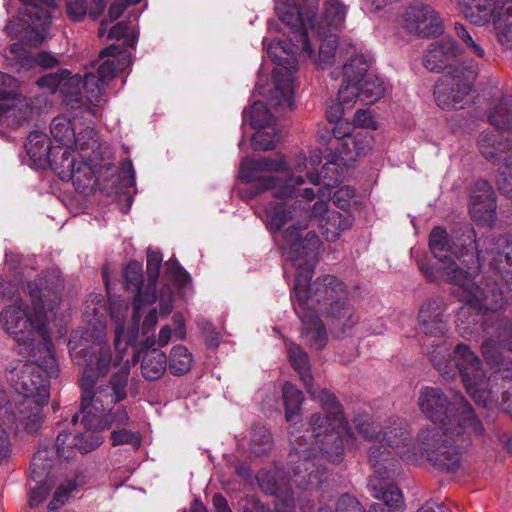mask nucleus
<instances>
[{
	"label": "nucleus",
	"mask_w": 512,
	"mask_h": 512,
	"mask_svg": "<svg viewBox=\"0 0 512 512\" xmlns=\"http://www.w3.org/2000/svg\"><path fill=\"white\" fill-rule=\"evenodd\" d=\"M460 52V46L452 37H443L430 45L424 55V66L429 71L440 72L451 66Z\"/></svg>",
	"instance_id": "23"
},
{
	"label": "nucleus",
	"mask_w": 512,
	"mask_h": 512,
	"mask_svg": "<svg viewBox=\"0 0 512 512\" xmlns=\"http://www.w3.org/2000/svg\"><path fill=\"white\" fill-rule=\"evenodd\" d=\"M418 406L428 420L441 427L421 429L412 442L406 422L394 420L386 426V447L408 462L425 458L439 471H458L472 436L484 432L481 421L461 393L450 391L448 395L439 387L421 388Z\"/></svg>",
	"instance_id": "2"
},
{
	"label": "nucleus",
	"mask_w": 512,
	"mask_h": 512,
	"mask_svg": "<svg viewBox=\"0 0 512 512\" xmlns=\"http://www.w3.org/2000/svg\"><path fill=\"white\" fill-rule=\"evenodd\" d=\"M359 84L357 82L345 81V78L343 79V83L338 91V100L345 108L350 109L355 104L357 98H360Z\"/></svg>",
	"instance_id": "50"
},
{
	"label": "nucleus",
	"mask_w": 512,
	"mask_h": 512,
	"mask_svg": "<svg viewBox=\"0 0 512 512\" xmlns=\"http://www.w3.org/2000/svg\"><path fill=\"white\" fill-rule=\"evenodd\" d=\"M317 5L307 2L302 7L295 0H279L275 5V13L287 32V42L276 47L280 54H275L277 67L272 76L274 89L268 99V105L275 110L293 109L294 106V73L299 60L315 58V47H318L319 65L333 62L337 47V33L322 31L312 23Z\"/></svg>",
	"instance_id": "6"
},
{
	"label": "nucleus",
	"mask_w": 512,
	"mask_h": 512,
	"mask_svg": "<svg viewBox=\"0 0 512 512\" xmlns=\"http://www.w3.org/2000/svg\"><path fill=\"white\" fill-rule=\"evenodd\" d=\"M54 466V458L48 448H40L34 454L30 465V478L35 483L48 480Z\"/></svg>",
	"instance_id": "33"
},
{
	"label": "nucleus",
	"mask_w": 512,
	"mask_h": 512,
	"mask_svg": "<svg viewBox=\"0 0 512 512\" xmlns=\"http://www.w3.org/2000/svg\"><path fill=\"white\" fill-rule=\"evenodd\" d=\"M24 59H26L30 64H36L44 68H52L58 64L57 58L47 52L27 55Z\"/></svg>",
	"instance_id": "64"
},
{
	"label": "nucleus",
	"mask_w": 512,
	"mask_h": 512,
	"mask_svg": "<svg viewBox=\"0 0 512 512\" xmlns=\"http://www.w3.org/2000/svg\"><path fill=\"white\" fill-rule=\"evenodd\" d=\"M455 34L463 41L466 47L470 50L472 54L475 56L482 58L485 55L483 48L477 44L471 34L467 31L466 27L460 23H455L454 25Z\"/></svg>",
	"instance_id": "56"
},
{
	"label": "nucleus",
	"mask_w": 512,
	"mask_h": 512,
	"mask_svg": "<svg viewBox=\"0 0 512 512\" xmlns=\"http://www.w3.org/2000/svg\"><path fill=\"white\" fill-rule=\"evenodd\" d=\"M386 512H404L405 501L399 487L395 484L386 483Z\"/></svg>",
	"instance_id": "51"
},
{
	"label": "nucleus",
	"mask_w": 512,
	"mask_h": 512,
	"mask_svg": "<svg viewBox=\"0 0 512 512\" xmlns=\"http://www.w3.org/2000/svg\"><path fill=\"white\" fill-rule=\"evenodd\" d=\"M352 218L350 215H343L338 211H331L320 220L319 227L322 235L329 242L336 241L343 231L350 229Z\"/></svg>",
	"instance_id": "30"
},
{
	"label": "nucleus",
	"mask_w": 512,
	"mask_h": 512,
	"mask_svg": "<svg viewBox=\"0 0 512 512\" xmlns=\"http://www.w3.org/2000/svg\"><path fill=\"white\" fill-rule=\"evenodd\" d=\"M22 20L27 24L25 34L26 41L31 46H39L46 39L51 24L49 7L54 5V0H20Z\"/></svg>",
	"instance_id": "18"
},
{
	"label": "nucleus",
	"mask_w": 512,
	"mask_h": 512,
	"mask_svg": "<svg viewBox=\"0 0 512 512\" xmlns=\"http://www.w3.org/2000/svg\"><path fill=\"white\" fill-rule=\"evenodd\" d=\"M496 286L490 288L491 284L487 285L490 296L481 287H478L480 294L475 293L467 283L461 290L462 299L483 314V331L489 339L481 346L482 354L496 370L487 377L481 359L464 343L458 344L452 353L446 343L437 345L431 352V361L444 379L460 376L477 405H498L512 416V361L501 351L512 352V321L498 313L506 301Z\"/></svg>",
	"instance_id": "1"
},
{
	"label": "nucleus",
	"mask_w": 512,
	"mask_h": 512,
	"mask_svg": "<svg viewBox=\"0 0 512 512\" xmlns=\"http://www.w3.org/2000/svg\"><path fill=\"white\" fill-rule=\"evenodd\" d=\"M268 130H257L251 140V146L254 150L268 151L275 148L277 133L273 126L266 127Z\"/></svg>",
	"instance_id": "49"
},
{
	"label": "nucleus",
	"mask_w": 512,
	"mask_h": 512,
	"mask_svg": "<svg viewBox=\"0 0 512 512\" xmlns=\"http://www.w3.org/2000/svg\"><path fill=\"white\" fill-rule=\"evenodd\" d=\"M70 72L68 70H62L58 73H49L43 75L37 80V84L41 87L48 88L51 92H60L61 89L66 85L64 81H66Z\"/></svg>",
	"instance_id": "53"
},
{
	"label": "nucleus",
	"mask_w": 512,
	"mask_h": 512,
	"mask_svg": "<svg viewBox=\"0 0 512 512\" xmlns=\"http://www.w3.org/2000/svg\"><path fill=\"white\" fill-rule=\"evenodd\" d=\"M100 430L87 429L83 434L72 436L70 433L61 432L56 438L52 450H55L58 458L65 460L72 459L77 453L87 454L103 442Z\"/></svg>",
	"instance_id": "20"
},
{
	"label": "nucleus",
	"mask_w": 512,
	"mask_h": 512,
	"mask_svg": "<svg viewBox=\"0 0 512 512\" xmlns=\"http://www.w3.org/2000/svg\"><path fill=\"white\" fill-rule=\"evenodd\" d=\"M70 149L71 147H55L53 155L47 161L63 181H70L78 163L75 157L71 156Z\"/></svg>",
	"instance_id": "31"
},
{
	"label": "nucleus",
	"mask_w": 512,
	"mask_h": 512,
	"mask_svg": "<svg viewBox=\"0 0 512 512\" xmlns=\"http://www.w3.org/2000/svg\"><path fill=\"white\" fill-rule=\"evenodd\" d=\"M25 148L29 157L39 163L47 162L55 149L49 144L47 135L41 131H33L29 134Z\"/></svg>",
	"instance_id": "32"
},
{
	"label": "nucleus",
	"mask_w": 512,
	"mask_h": 512,
	"mask_svg": "<svg viewBox=\"0 0 512 512\" xmlns=\"http://www.w3.org/2000/svg\"><path fill=\"white\" fill-rule=\"evenodd\" d=\"M86 0H66V12L73 21H82L87 13Z\"/></svg>",
	"instance_id": "59"
},
{
	"label": "nucleus",
	"mask_w": 512,
	"mask_h": 512,
	"mask_svg": "<svg viewBox=\"0 0 512 512\" xmlns=\"http://www.w3.org/2000/svg\"><path fill=\"white\" fill-rule=\"evenodd\" d=\"M370 65V60L363 55L351 57L343 67V77L345 81L361 83V81L370 74Z\"/></svg>",
	"instance_id": "41"
},
{
	"label": "nucleus",
	"mask_w": 512,
	"mask_h": 512,
	"mask_svg": "<svg viewBox=\"0 0 512 512\" xmlns=\"http://www.w3.org/2000/svg\"><path fill=\"white\" fill-rule=\"evenodd\" d=\"M418 325L425 335L441 338L449 330V315L447 305L440 297L425 301L419 308Z\"/></svg>",
	"instance_id": "19"
},
{
	"label": "nucleus",
	"mask_w": 512,
	"mask_h": 512,
	"mask_svg": "<svg viewBox=\"0 0 512 512\" xmlns=\"http://www.w3.org/2000/svg\"><path fill=\"white\" fill-rule=\"evenodd\" d=\"M29 354L33 361L18 362L6 378L16 393L14 397L33 398L40 403H48L49 379L57 377L59 372L53 345L32 349Z\"/></svg>",
	"instance_id": "10"
},
{
	"label": "nucleus",
	"mask_w": 512,
	"mask_h": 512,
	"mask_svg": "<svg viewBox=\"0 0 512 512\" xmlns=\"http://www.w3.org/2000/svg\"><path fill=\"white\" fill-rule=\"evenodd\" d=\"M16 87V79L0 71V101L10 100L16 94Z\"/></svg>",
	"instance_id": "60"
},
{
	"label": "nucleus",
	"mask_w": 512,
	"mask_h": 512,
	"mask_svg": "<svg viewBox=\"0 0 512 512\" xmlns=\"http://www.w3.org/2000/svg\"><path fill=\"white\" fill-rule=\"evenodd\" d=\"M47 481L48 480H44L42 483H36V485L31 488L29 496V504L31 507L39 505L46 499L51 489V485L47 483Z\"/></svg>",
	"instance_id": "62"
},
{
	"label": "nucleus",
	"mask_w": 512,
	"mask_h": 512,
	"mask_svg": "<svg viewBox=\"0 0 512 512\" xmlns=\"http://www.w3.org/2000/svg\"><path fill=\"white\" fill-rule=\"evenodd\" d=\"M477 74V66L470 64L465 68H455L452 74L442 76L434 88L437 105L443 110L464 108Z\"/></svg>",
	"instance_id": "11"
},
{
	"label": "nucleus",
	"mask_w": 512,
	"mask_h": 512,
	"mask_svg": "<svg viewBox=\"0 0 512 512\" xmlns=\"http://www.w3.org/2000/svg\"><path fill=\"white\" fill-rule=\"evenodd\" d=\"M144 307L145 306L139 305V300L132 303L133 314L131 326L127 329L124 327V324L116 326L114 345L117 351L122 352L128 346H131L135 352L141 348V344H139V346L137 345V340L139 336V323L142 316L141 310Z\"/></svg>",
	"instance_id": "26"
},
{
	"label": "nucleus",
	"mask_w": 512,
	"mask_h": 512,
	"mask_svg": "<svg viewBox=\"0 0 512 512\" xmlns=\"http://www.w3.org/2000/svg\"><path fill=\"white\" fill-rule=\"evenodd\" d=\"M63 287L59 274L52 270L29 281L27 290L33 306L30 315L23 301L5 307L0 314L3 330L20 346L32 349L52 346L49 324L55 319Z\"/></svg>",
	"instance_id": "7"
},
{
	"label": "nucleus",
	"mask_w": 512,
	"mask_h": 512,
	"mask_svg": "<svg viewBox=\"0 0 512 512\" xmlns=\"http://www.w3.org/2000/svg\"><path fill=\"white\" fill-rule=\"evenodd\" d=\"M287 351L289 361L307 393L320 401L325 412V415L313 414L310 429L292 440L293 448L288 455V474L295 486L317 490L328 478L323 459L334 464L342 461L343 437L349 434V427L344 420L341 404L333 394L323 389L316 395L308 354L296 344L288 345Z\"/></svg>",
	"instance_id": "4"
},
{
	"label": "nucleus",
	"mask_w": 512,
	"mask_h": 512,
	"mask_svg": "<svg viewBox=\"0 0 512 512\" xmlns=\"http://www.w3.org/2000/svg\"><path fill=\"white\" fill-rule=\"evenodd\" d=\"M162 264V254L158 251L148 250L146 271L148 282L145 286V299L147 302H155L157 299L156 289Z\"/></svg>",
	"instance_id": "35"
},
{
	"label": "nucleus",
	"mask_w": 512,
	"mask_h": 512,
	"mask_svg": "<svg viewBox=\"0 0 512 512\" xmlns=\"http://www.w3.org/2000/svg\"><path fill=\"white\" fill-rule=\"evenodd\" d=\"M466 237L469 243L458 248L455 243L451 244L444 228L435 227L429 235V247L438 261L437 265L435 269H430L422 264L420 270L429 281L442 280L451 283L454 286L453 294L483 316L477 308L462 299V284L467 283L477 294H480L478 287L485 288L489 296L491 293L487 285L491 284L490 288L497 285L507 302L500 282L494 276L512 292V236L506 234L495 239L494 236L487 235L484 239L476 240L474 230L467 227ZM505 307L498 311L501 317H504L501 311Z\"/></svg>",
	"instance_id": "3"
},
{
	"label": "nucleus",
	"mask_w": 512,
	"mask_h": 512,
	"mask_svg": "<svg viewBox=\"0 0 512 512\" xmlns=\"http://www.w3.org/2000/svg\"><path fill=\"white\" fill-rule=\"evenodd\" d=\"M6 110L5 123L11 127H19L32 114L31 107L23 101L7 103Z\"/></svg>",
	"instance_id": "46"
},
{
	"label": "nucleus",
	"mask_w": 512,
	"mask_h": 512,
	"mask_svg": "<svg viewBox=\"0 0 512 512\" xmlns=\"http://www.w3.org/2000/svg\"><path fill=\"white\" fill-rule=\"evenodd\" d=\"M110 316L115 321L116 326L124 324L128 303L124 299L112 300L110 298Z\"/></svg>",
	"instance_id": "61"
},
{
	"label": "nucleus",
	"mask_w": 512,
	"mask_h": 512,
	"mask_svg": "<svg viewBox=\"0 0 512 512\" xmlns=\"http://www.w3.org/2000/svg\"><path fill=\"white\" fill-rule=\"evenodd\" d=\"M464 18L475 26H485L505 5L506 0H456Z\"/></svg>",
	"instance_id": "24"
},
{
	"label": "nucleus",
	"mask_w": 512,
	"mask_h": 512,
	"mask_svg": "<svg viewBox=\"0 0 512 512\" xmlns=\"http://www.w3.org/2000/svg\"><path fill=\"white\" fill-rule=\"evenodd\" d=\"M105 57L108 58L99 65L97 75L87 72L83 76L85 97L94 107L105 102V85L118 71L124 69L127 55L118 45L113 44L101 51L99 58Z\"/></svg>",
	"instance_id": "13"
},
{
	"label": "nucleus",
	"mask_w": 512,
	"mask_h": 512,
	"mask_svg": "<svg viewBox=\"0 0 512 512\" xmlns=\"http://www.w3.org/2000/svg\"><path fill=\"white\" fill-rule=\"evenodd\" d=\"M499 133L482 132L479 136V150L483 157L499 164L496 185L504 196L512 201V150L508 143L498 141Z\"/></svg>",
	"instance_id": "14"
},
{
	"label": "nucleus",
	"mask_w": 512,
	"mask_h": 512,
	"mask_svg": "<svg viewBox=\"0 0 512 512\" xmlns=\"http://www.w3.org/2000/svg\"><path fill=\"white\" fill-rule=\"evenodd\" d=\"M399 23L408 33L423 38L437 37L445 30L439 13L423 3L407 6L399 16Z\"/></svg>",
	"instance_id": "15"
},
{
	"label": "nucleus",
	"mask_w": 512,
	"mask_h": 512,
	"mask_svg": "<svg viewBox=\"0 0 512 512\" xmlns=\"http://www.w3.org/2000/svg\"><path fill=\"white\" fill-rule=\"evenodd\" d=\"M70 181H72L75 188L81 193H86L93 188L96 180L94 172L87 161L81 160L77 163Z\"/></svg>",
	"instance_id": "43"
},
{
	"label": "nucleus",
	"mask_w": 512,
	"mask_h": 512,
	"mask_svg": "<svg viewBox=\"0 0 512 512\" xmlns=\"http://www.w3.org/2000/svg\"><path fill=\"white\" fill-rule=\"evenodd\" d=\"M156 340L154 338H146L141 343V348L134 352L132 363L136 364L140 361V356L144 353L141 360V374L149 381L158 380L167 369V356L162 351L154 348Z\"/></svg>",
	"instance_id": "22"
},
{
	"label": "nucleus",
	"mask_w": 512,
	"mask_h": 512,
	"mask_svg": "<svg viewBox=\"0 0 512 512\" xmlns=\"http://www.w3.org/2000/svg\"><path fill=\"white\" fill-rule=\"evenodd\" d=\"M489 122L497 130H512V97H503L489 115Z\"/></svg>",
	"instance_id": "36"
},
{
	"label": "nucleus",
	"mask_w": 512,
	"mask_h": 512,
	"mask_svg": "<svg viewBox=\"0 0 512 512\" xmlns=\"http://www.w3.org/2000/svg\"><path fill=\"white\" fill-rule=\"evenodd\" d=\"M47 404L33 398L13 397L4 410V423L16 431L37 432L44 422L43 408Z\"/></svg>",
	"instance_id": "17"
},
{
	"label": "nucleus",
	"mask_w": 512,
	"mask_h": 512,
	"mask_svg": "<svg viewBox=\"0 0 512 512\" xmlns=\"http://www.w3.org/2000/svg\"><path fill=\"white\" fill-rule=\"evenodd\" d=\"M356 127L369 128L375 130L377 128L374 115L370 109H359L356 111L353 119Z\"/></svg>",
	"instance_id": "63"
},
{
	"label": "nucleus",
	"mask_w": 512,
	"mask_h": 512,
	"mask_svg": "<svg viewBox=\"0 0 512 512\" xmlns=\"http://www.w3.org/2000/svg\"><path fill=\"white\" fill-rule=\"evenodd\" d=\"M50 132L54 141L59 144L57 147H70L75 138V129L64 116H57L52 120Z\"/></svg>",
	"instance_id": "39"
},
{
	"label": "nucleus",
	"mask_w": 512,
	"mask_h": 512,
	"mask_svg": "<svg viewBox=\"0 0 512 512\" xmlns=\"http://www.w3.org/2000/svg\"><path fill=\"white\" fill-rule=\"evenodd\" d=\"M357 431L366 440L374 441L369 447L368 461L374 474L369 477L368 488L376 499H384V459H383V437L382 426L369 421H358Z\"/></svg>",
	"instance_id": "16"
},
{
	"label": "nucleus",
	"mask_w": 512,
	"mask_h": 512,
	"mask_svg": "<svg viewBox=\"0 0 512 512\" xmlns=\"http://www.w3.org/2000/svg\"><path fill=\"white\" fill-rule=\"evenodd\" d=\"M309 226L308 218L297 221L283 232L281 249L296 269L291 295L295 313L323 312L346 334L358 321L348 303L346 285L334 275H323L309 283L318 261L320 239L314 231L304 238L301 232Z\"/></svg>",
	"instance_id": "5"
},
{
	"label": "nucleus",
	"mask_w": 512,
	"mask_h": 512,
	"mask_svg": "<svg viewBox=\"0 0 512 512\" xmlns=\"http://www.w3.org/2000/svg\"><path fill=\"white\" fill-rule=\"evenodd\" d=\"M124 287L133 295V302L139 300V305L149 306L154 302H147L145 297L144 278L142 273V265L138 261H131L127 264L124 274Z\"/></svg>",
	"instance_id": "28"
},
{
	"label": "nucleus",
	"mask_w": 512,
	"mask_h": 512,
	"mask_svg": "<svg viewBox=\"0 0 512 512\" xmlns=\"http://www.w3.org/2000/svg\"><path fill=\"white\" fill-rule=\"evenodd\" d=\"M129 29V22H118L109 30L108 38L116 40L124 39V44L127 47H133L136 41V37L134 32H130Z\"/></svg>",
	"instance_id": "54"
},
{
	"label": "nucleus",
	"mask_w": 512,
	"mask_h": 512,
	"mask_svg": "<svg viewBox=\"0 0 512 512\" xmlns=\"http://www.w3.org/2000/svg\"><path fill=\"white\" fill-rule=\"evenodd\" d=\"M289 166L284 156L275 157L245 158L240 166L241 180L245 183L254 182L252 191L254 195L265 191H272L274 200L266 207L265 223L269 230H280L288 220L292 219L296 205L301 202L294 200L297 190L296 185L304 183L302 176L290 177L285 181L275 176L257 177V173L288 172Z\"/></svg>",
	"instance_id": "8"
},
{
	"label": "nucleus",
	"mask_w": 512,
	"mask_h": 512,
	"mask_svg": "<svg viewBox=\"0 0 512 512\" xmlns=\"http://www.w3.org/2000/svg\"><path fill=\"white\" fill-rule=\"evenodd\" d=\"M336 184H332L330 181L324 182L323 186L320 187L317 191V196L319 198V201H317L309 214V219H317L318 223H320V220L327 216V213L330 211L328 210V204L327 200H329L332 197V188Z\"/></svg>",
	"instance_id": "47"
},
{
	"label": "nucleus",
	"mask_w": 512,
	"mask_h": 512,
	"mask_svg": "<svg viewBox=\"0 0 512 512\" xmlns=\"http://www.w3.org/2000/svg\"><path fill=\"white\" fill-rule=\"evenodd\" d=\"M469 213L474 221L491 224L496 214V196L491 184L484 179L475 182L470 198Z\"/></svg>",
	"instance_id": "21"
},
{
	"label": "nucleus",
	"mask_w": 512,
	"mask_h": 512,
	"mask_svg": "<svg viewBox=\"0 0 512 512\" xmlns=\"http://www.w3.org/2000/svg\"><path fill=\"white\" fill-rule=\"evenodd\" d=\"M192 355L185 346H174L167 359V368L174 376H182L188 373L192 366Z\"/></svg>",
	"instance_id": "37"
},
{
	"label": "nucleus",
	"mask_w": 512,
	"mask_h": 512,
	"mask_svg": "<svg viewBox=\"0 0 512 512\" xmlns=\"http://www.w3.org/2000/svg\"><path fill=\"white\" fill-rule=\"evenodd\" d=\"M70 355L73 362L81 367L79 386L96 384L100 377H105L112 366L120 365L122 358L113 359L111 348L106 343H94L77 349L72 347Z\"/></svg>",
	"instance_id": "12"
},
{
	"label": "nucleus",
	"mask_w": 512,
	"mask_h": 512,
	"mask_svg": "<svg viewBox=\"0 0 512 512\" xmlns=\"http://www.w3.org/2000/svg\"><path fill=\"white\" fill-rule=\"evenodd\" d=\"M491 22L497 42L502 47L512 50V0H506Z\"/></svg>",
	"instance_id": "29"
},
{
	"label": "nucleus",
	"mask_w": 512,
	"mask_h": 512,
	"mask_svg": "<svg viewBox=\"0 0 512 512\" xmlns=\"http://www.w3.org/2000/svg\"><path fill=\"white\" fill-rule=\"evenodd\" d=\"M273 447L272 436L263 425H254L251 430L249 451L255 458L267 457Z\"/></svg>",
	"instance_id": "34"
},
{
	"label": "nucleus",
	"mask_w": 512,
	"mask_h": 512,
	"mask_svg": "<svg viewBox=\"0 0 512 512\" xmlns=\"http://www.w3.org/2000/svg\"><path fill=\"white\" fill-rule=\"evenodd\" d=\"M249 116L250 125L254 129H264L272 126L274 117L269 111L267 105L264 102L257 101L252 106L250 111H244L243 117L247 119Z\"/></svg>",
	"instance_id": "42"
},
{
	"label": "nucleus",
	"mask_w": 512,
	"mask_h": 512,
	"mask_svg": "<svg viewBox=\"0 0 512 512\" xmlns=\"http://www.w3.org/2000/svg\"><path fill=\"white\" fill-rule=\"evenodd\" d=\"M302 322V338L315 349H322L327 343V333L317 313H296Z\"/></svg>",
	"instance_id": "27"
},
{
	"label": "nucleus",
	"mask_w": 512,
	"mask_h": 512,
	"mask_svg": "<svg viewBox=\"0 0 512 512\" xmlns=\"http://www.w3.org/2000/svg\"><path fill=\"white\" fill-rule=\"evenodd\" d=\"M70 147H74L76 150L85 153L84 157L90 159L91 155L88 153V151H91L94 154L95 151L99 148L97 132L92 127L84 128L79 133H75V138L70 144Z\"/></svg>",
	"instance_id": "44"
},
{
	"label": "nucleus",
	"mask_w": 512,
	"mask_h": 512,
	"mask_svg": "<svg viewBox=\"0 0 512 512\" xmlns=\"http://www.w3.org/2000/svg\"><path fill=\"white\" fill-rule=\"evenodd\" d=\"M256 479L263 492L276 495L277 497L281 495V486L274 473L271 471L265 469L260 470L256 475Z\"/></svg>",
	"instance_id": "52"
},
{
	"label": "nucleus",
	"mask_w": 512,
	"mask_h": 512,
	"mask_svg": "<svg viewBox=\"0 0 512 512\" xmlns=\"http://www.w3.org/2000/svg\"><path fill=\"white\" fill-rule=\"evenodd\" d=\"M129 368L122 367L107 383L80 386V412L82 424L90 430H106L112 426H124L129 420L125 407L114 406L127 397Z\"/></svg>",
	"instance_id": "9"
},
{
	"label": "nucleus",
	"mask_w": 512,
	"mask_h": 512,
	"mask_svg": "<svg viewBox=\"0 0 512 512\" xmlns=\"http://www.w3.org/2000/svg\"><path fill=\"white\" fill-rule=\"evenodd\" d=\"M111 441L113 446L130 444L134 448H138L140 445L139 436L126 429L114 430L111 433Z\"/></svg>",
	"instance_id": "58"
},
{
	"label": "nucleus",
	"mask_w": 512,
	"mask_h": 512,
	"mask_svg": "<svg viewBox=\"0 0 512 512\" xmlns=\"http://www.w3.org/2000/svg\"><path fill=\"white\" fill-rule=\"evenodd\" d=\"M282 395L286 420L293 422L299 416L303 394L295 385L287 382L283 386Z\"/></svg>",
	"instance_id": "40"
},
{
	"label": "nucleus",
	"mask_w": 512,
	"mask_h": 512,
	"mask_svg": "<svg viewBox=\"0 0 512 512\" xmlns=\"http://www.w3.org/2000/svg\"><path fill=\"white\" fill-rule=\"evenodd\" d=\"M356 145L357 136L350 135L333 144V147L344 160L355 161L354 148Z\"/></svg>",
	"instance_id": "57"
},
{
	"label": "nucleus",
	"mask_w": 512,
	"mask_h": 512,
	"mask_svg": "<svg viewBox=\"0 0 512 512\" xmlns=\"http://www.w3.org/2000/svg\"><path fill=\"white\" fill-rule=\"evenodd\" d=\"M321 164V156L318 152H314L310 155L309 160L306 159L303 155H298L293 164V170L295 172H304L307 170L306 177L308 181L313 185H320L323 179V183L328 179L332 184H337L340 181V175L337 173L334 177L329 176L330 172H335L337 170L335 163H327L325 164L321 172L318 173L314 171L318 165Z\"/></svg>",
	"instance_id": "25"
},
{
	"label": "nucleus",
	"mask_w": 512,
	"mask_h": 512,
	"mask_svg": "<svg viewBox=\"0 0 512 512\" xmlns=\"http://www.w3.org/2000/svg\"><path fill=\"white\" fill-rule=\"evenodd\" d=\"M317 512H366L360 502L349 494H343L338 498L335 506L323 505Z\"/></svg>",
	"instance_id": "48"
},
{
	"label": "nucleus",
	"mask_w": 512,
	"mask_h": 512,
	"mask_svg": "<svg viewBox=\"0 0 512 512\" xmlns=\"http://www.w3.org/2000/svg\"><path fill=\"white\" fill-rule=\"evenodd\" d=\"M360 98L366 103H374L384 93V87L378 77L368 74L359 84Z\"/></svg>",
	"instance_id": "45"
},
{
	"label": "nucleus",
	"mask_w": 512,
	"mask_h": 512,
	"mask_svg": "<svg viewBox=\"0 0 512 512\" xmlns=\"http://www.w3.org/2000/svg\"><path fill=\"white\" fill-rule=\"evenodd\" d=\"M165 273L179 286H186L191 281V276L180 266L177 260L170 259L166 262Z\"/></svg>",
	"instance_id": "55"
},
{
	"label": "nucleus",
	"mask_w": 512,
	"mask_h": 512,
	"mask_svg": "<svg viewBox=\"0 0 512 512\" xmlns=\"http://www.w3.org/2000/svg\"><path fill=\"white\" fill-rule=\"evenodd\" d=\"M64 84H66L63 87L64 89H61L59 93L66 105L74 108L85 104L84 99L86 102H89L85 97V93H82L83 80L79 75L72 76L69 74L66 81H64Z\"/></svg>",
	"instance_id": "38"
}]
</instances>
